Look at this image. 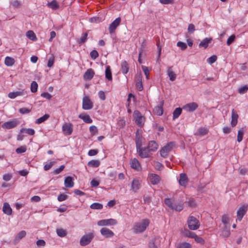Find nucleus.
Returning <instances> with one entry per match:
<instances>
[{"label": "nucleus", "mask_w": 248, "mask_h": 248, "mask_svg": "<svg viewBox=\"0 0 248 248\" xmlns=\"http://www.w3.org/2000/svg\"><path fill=\"white\" fill-rule=\"evenodd\" d=\"M150 221L148 219H142L141 221L136 223L133 227L134 232L136 233L143 232L149 226Z\"/></svg>", "instance_id": "f257e3e1"}, {"label": "nucleus", "mask_w": 248, "mask_h": 248, "mask_svg": "<svg viewBox=\"0 0 248 248\" xmlns=\"http://www.w3.org/2000/svg\"><path fill=\"white\" fill-rule=\"evenodd\" d=\"M133 118L135 124L139 127H142L144 125L145 118L143 116L140 111L136 110L133 112Z\"/></svg>", "instance_id": "f03ea898"}, {"label": "nucleus", "mask_w": 248, "mask_h": 248, "mask_svg": "<svg viewBox=\"0 0 248 248\" xmlns=\"http://www.w3.org/2000/svg\"><path fill=\"white\" fill-rule=\"evenodd\" d=\"M175 146V142H170L168 143L166 145H165L161 149L160 151V154L161 156L164 158H166L169 153Z\"/></svg>", "instance_id": "7ed1b4c3"}, {"label": "nucleus", "mask_w": 248, "mask_h": 248, "mask_svg": "<svg viewBox=\"0 0 248 248\" xmlns=\"http://www.w3.org/2000/svg\"><path fill=\"white\" fill-rule=\"evenodd\" d=\"M187 222L188 227L191 230H196L200 227V223L199 221L193 216H189Z\"/></svg>", "instance_id": "20e7f679"}, {"label": "nucleus", "mask_w": 248, "mask_h": 248, "mask_svg": "<svg viewBox=\"0 0 248 248\" xmlns=\"http://www.w3.org/2000/svg\"><path fill=\"white\" fill-rule=\"evenodd\" d=\"M137 153L139 156L142 158H149L151 156L152 154L150 153V151L147 147H140L139 149H137Z\"/></svg>", "instance_id": "39448f33"}, {"label": "nucleus", "mask_w": 248, "mask_h": 248, "mask_svg": "<svg viewBox=\"0 0 248 248\" xmlns=\"http://www.w3.org/2000/svg\"><path fill=\"white\" fill-rule=\"evenodd\" d=\"M93 237L94 234L92 232L84 235L81 237L80 240V245L82 246H85L88 245L91 242Z\"/></svg>", "instance_id": "423d86ee"}, {"label": "nucleus", "mask_w": 248, "mask_h": 248, "mask_svg": "<svg viewBox=\"0 0 248 248\" xmlns=\"http://www.w3.org/2000/svg\"><path fill=\"white\" fill-rule=\"evenodd\" d=\"M93 107V103L88 96H85L82 99V108L84 110H89Z\"/></svg>", "instance_id": "0eeeda50"}, {"label": "nucleus", "mask_w": 248, "mask_h": 248, "mask_svg": "<svg viewBox=\"0 0 248 248\" xmlns=\"http://www.w3.org/2000/svg\"><path fill=\"white\" fill-rule=\"evenodd\" d=\"M62 130L66 135H70L73 131V125L71 123H64L62 126Z\"/></svg>", "instance_id": "6e6552de"}, {"label": "nucleus", "mask_w": 248, "mask_h": 248, "mask_svg": "<svg viewBox=\"0 0 248 248\" xmlns=\"http://www.w3.org/2000/svg\"><path fill=\"white\" fill-rule=\"evenodd\" d=\"M117 221L112 218L108 219H102L100 220L97 222V224L99 226H109V225H116Z\"/></svg>", "instance_id": "1a4fd4ad"}, {"label": "nucleus", "mask_w": 248, "mask_h": 248, "mask_svg": "<svg viewBox=\"0 0 248 248\" xmlns=\"http://www.w3.org/2000/svg\"><path fill=\"white\" fill-rule=\"evenodd\" d=\"M121 19L120 17L117 18L110 25L108 28L109 32L110 34L114 33L117 27L120 25Z\"/></svg>", "instance_id": "9d476101"}, {"label": "nucleus", "mask_w": 248, "mask_h": 248, "mask_svg": "<svg viewBox=\"0 0 248 248\" xmlns=\"http://www.w3.org/2000/svg\"><path fill=\"white\" fill-rule=\"evenodd\" d=\"M248 210V205H243L241 206L237 212V217L238 220L241 221L243 217L244 216Z\"/></svg>", "instance_id": "9b49d317"}, {"label": "nucleus", "mask_w": 248, "mask_h": 248, "mask_svg": "<svg viewBox=\"0 0 248 248\" xmlns=\"http://www.w3.org/2000/svg\"><path fill=\"white\" fill-rule=\"evenodd\" d=\"M19 123L16 120H12L5 122L2 124V127L5 129H11L16 127Z\"/></svg>", "instance_id": "f8f14e48"}, {"label": "nucleus", "mask_w": 248, "mask_h": 248, "mask_svg": "<svg viewBox=\"0 0 248 248\" xmlns=\"http://www.w3.org/2000/svg\"><path fill=\"white\" fill-rule=\"evenodd\" d=\"M141 185V181L138 179H134L131 183V190L134 192L140 188Z\"/></svg>", "instance_id": "ddd939ff"}, {"label": "nucleus", "mask_w": 248, "mask_h": 248, "mask_svg": "<svg viewBox=\"0 0 248 248\" xmlns=\"http://www.w3.org/2000/svg\"><path fill=\"white\" fill-rule=\"evenodd\" d=\"M198 106L195 102L190 103L184 106L183 108L187 111H193L196 109Z\"/></svg>", "instance_id": "4468645a"}, {"label": "nucleus", "mask_w": 248, "mask_h": 248, "mask_svg": "<svg viewBox=\"0 0 248 248\" xmlns=\"http://www.w3.org/2000/svg\"><path fill=\"white\" fill-rule=\"evenodd\" d=\"M95 73L93 69L89 68L85 72L83 75V78L85 80H90L93 77Z\"/></svg>", "instance_id": "2eb2a0df"}, {"label": "nucleus", "mask_w": 248, "mask_h": 248, "mask_svg": "<svg viewBox=\"0 0 248 248\" xmlns=\"http://www.w3.org/2000/svg\"><path fill=\"white\" fill-rule=\"evenodd\" d=\"M150 181L152 185H157L160 183L161 177L157 174L152 173L149 176Z\"/></svg>", "instance_id": "dca6fc26"}, {"label": "nucleus", "mask_w": 248, "mask_h": 248, "mask_svg": "<svg viewBox=\"0 0 248 248\" xmlns=\"http://www.w3.org/2000/svg\"><path fill=\"white\" fill-rule=\"evenodd\" d=\"M100 232L102 235L106 238L112 237L114 235L112 231L107 228H102L100 230Z\"/></svg>", "instance_id": "f3484780"}, {"label": "nucleus", "mask_w": 248, "mask_h": 248, "mask_svg": "<svg viewBox=\"0 0 248 248\" xmlns=\"http://www.w3.org/2000/svg\"><path fill=\"white\" fill-rule=\"evenodd\" d=\"M184 202L183 201H175L173 202V205L172 210L180 212L183 209Z\"/></svg>", "instance_id": "a211bd4d"}, {"label": "nucleus", "mask_w": 248, "mask_h": 248, "mask_svg": "<svg viewBox=\"0 0 248 248\" xmlns=\"http://www.w3.org/2000/svg\"><path fill=\"white\" fill-rule=\"evenodd\" d=\"M238 114L235 112L234 109H232V116H231V124L232 127H234L237 124L238 122Z\"/></svg>", "instance_id": "6ab92c4d"}, {"label": "nucleus", "mask_w": 248, "mask_h": 248, "mask_svg": "<svg viewBox=\"0 0 248 248\" xmlns=\"http://www.w3.org/2000/svg\"><path fill=\"white\" fill-rule=\"evenodd\" d=\"M131 167L136 170H140L141 169L140 164L136 158H133L130 161Z\"/></svg>", "instance_id": "aec40b11"}, {"label": "nucleus", "mask_w": 248, "mask_h": 248, "mask_svg": "<svg viewBox=\"0 0 248 248\" xmlns=\"http://www.w3.org/2000/svg\"><path fill=\"white\" fill-rule=\"evenodd\" d=\"M147 148L150 152H155L158 148L157 143L154 140H151L149 142Z\"/></svg>", "instance_id": "412c9836"}, {"label": "nucleus", "mask_w": 248, "mask_h": 248, "mask_svg": "<svg viewBox=\"0 0 248 248\" xmlns=\"http://www.w3.org/2000/svg\"><path fill=\"white\" fill-rule=\"evenodd\" d=\"M188 182V179L185 173H181L180 174V179L179 180V183L180 185L186 186Z\"/></svg>", "instance_id": "4be33fe9"}, {"label": "nucleus", "mask_w": 248, "mask_h": 248, "mask_svg": "<svg viewBox=\"0 0 248 248\" xmlns=\"http://www.w3.org/2000/svg\"><path fill=\"white\" fill-rule=\"evenodd\" d=\"M24 94V90H22L19 91L10 92L8 93V97L11 99H14L18 96L23 95Z\"/></svg>", "instance_id": "5701e85b"}, {"label": "nucleus", "mask_w": 248, "mask_h": 248, "mask_svg": "<svg viewBox=\"0 0 248 248\" xmlns=\"http://www.w3.org/2000/svg\"><path fill=\"white\" fill-rule=\"evenodd\" d=\"M211 38H205L201 42L199 45V46L200 47H204V48H206L208 46L209 44L211 42Z\"/></svg>", "instance_id": "b1692460"}, {"label": "nucleus", "mask_w": 248, "mask_h": 248, "mask_svg": "<svg viewBox=\"0 0 248 248\" xmlns=\"http://www.w3.org/2000/svg\"><path fill=\"white\" fill-rule=\"evenodd\" d=\"M64 185L66 187H72L74 185L72 177L71 176L67 177L64 180Z\"/></svg>", "instance_id": "393cba45"}, {"label": "nucleus", "mask_w": 248, "mask_h": 248, "mask_svg": "<svg viewBox=\"0 0 248 248\" xmlns=\"http://www.w3.org/2000/svg\"><path fill=\"white\" fill-rule=\"evenodd\" d=\"M172 66L169 67L167 70V74L170 78V79L173 81H174L176 78V75L173 72L172 70Z\"/></svg>", "instance_id": "a878e982"}, {"label": "nucleus", "mask_w": 248, "mask_h": 248, "mask_svg": "<svg viewBox=\"0 0 248 248\" xmlns=\"http://www.w3.org/2000/svg\"><path fill=\"white\" fill-rule=\"evenodd\" d=\"M3 212L7 215H10L12 214V208L8 203L5 202L3 204Z\"/></svg>", "instance_id": "bb28decb"}, {"label": "nucleus", "mask_w": 248, "mask_h": 248, "mask_svg": "<svg viewBox=\"0 0 248 248\" xmlns=\"http://www.w3.org/2000/svg\"><path fill=\"white\" fill-rule=\"evenodd\" d=\"M136 78H137L138 82L136 83V87L137 89L141 91L143 89L142 83V77L141 75L137 76Z\"/></svg>", "instance_id": "cd10ccee"}, {"label": "nucleus", "mask_w": 248, "mask_h": 248, "mask_svg": "<svg viewBox=\"0 0 248 248\" xmlns=\"http://www.w3.org/2000/svg\"><path fill=\"white\" fill-rule=\"evenodd\" d=\"M221 235L224 237H228L230 235V226H224V229L222 231Z\"/></svg>", "instance_id": "c85d7f7f"}, {"label": "nucleus", "mask_w": 248, "mask_h": 248, "mask_svg": "<svg viewBox=\"0 0 248 248\" xmlns=\"http://www.w3.org/2000/svg\"><path fill=\"white\" fill-rule=\"evenodd\" d=\"M153 112L154 114H155L157 115H158V116L162 115L163 113V109L162 106H155L153 109Z\"/></svg>", "instance_id": "c756f323"}, {"label": "nucleus", "mask_w": 248, "mask_h": 248, "mask_svg": "<svg viewBox=\"0 0 248 248\" xmlns=\"http://www.w3.org/2000/svg\"><path fill=\"white\" fill-rule=\"evenodd\" d=\"M78 117L83 120V121L86 123L91 124L93 122L92 119L88 115L80 114Z\"/></svg>", "instance_id": "7c9ffc66"}, {"label": "nucleus", "mask_w": 248, "mask_h": 248, "mask_svg": "<svg viewBox=\"0 0 248 248\" xmlns=\"http://www.w3.org/2000/svg\"><path fill=\"white\" fill-rule=\"evenodd\" d=\"M129 70L128 64L126 61H124L121 63V71L122 72L125 74Z\"/></svg>", "instance_id": "2f4dec72"}, {"label": "nucleus", "mask_w": 248, "mask_h": 248, "mask_svg": "<svg viewBox=\"0 0 248 248\" xmlns=\"http://www.w3.org/2000/svg\"><path fill=\"white\" fill-rule=\"evenodd\" d=\"M15 62L14 59L9 56L6 57L4 61V63L7 66H12Z\"/></svg>", "instance_id": "473e14b6"}, {"label": "nucleus", "mask_w": 248, "mask_h": 248, "mask_svg": "<svg viewBox=\"0 0 248 248\" xmlns=\"http://www.w3.org/2000/svg\"><path fill=\"white\" fill-rule=\"evenodd\" d=\"M105 77L109 81H111L112 79L110 67L108 65L106 66L105 70Z\"/></svg>", "instance_id": "72a5a7b5"}, {"label": "nucleus", "mask_w": 248, "mask_h": 248, "mask_svg": "<svg viewBox=\"0 0 248 248\" xmlns=\"http://www.w3.org/2000/svg\"><path fill=\"white\" fill-rule=\"evenodd\" d=\"M47 5L53 10H56L59 8V5L56 0H53L51 2H48Z\"/></svg>", "instance_id": "f704fd0d"}, {"label": "nucleus", "mask_w": 248, "mask_h": 248, "mask_svg": "<svg viewBox=\"0 0 248 248\" xmlns=\"http://www.w3.org/2000/svg\"><path fill=\"white\" fill-rule=\"evenodd\" d=\"M26 36L28 38L32 41L37 40L36 35L32 31H28L26 32Z\"/></svg>", "instance_id": "c9c22d12"}, {"label": "nucleus", "mask_w": 248, "mask_h": 248, "mask_svg": "<svg viewBox=\"0 0 248 248\" xmlns=\"http://www.w3.org/2000/svg\"><path fill=\"white\" fill-rule=\"evenodd\" d=\"M136 149H138L142 145V137L140 135H136Z\"/></svg>", "instance_id": "e433bc0d"}, {"label": "nucleus", "mask_w": 248, "mask_h": 248, "mask_svg": "<svg viewBox=\"0 0 248 248\" xmlns=\"http://www.w3.org/2000/svg\"><path fill=\"white\" fill-rule=\"evenodd\" d=\"M21 133H25L29 135H33L35 133V131L32 128H23L20 130Z\"/></svg>", "instance_id": "4c0bfd02"}, {"label": "nucleus", "mask_w": 248, "mask_h": 248, "mask_svg": "<svg viewBox=\"0 0 248 248\" xmlns=\"http://www.w3.org/2000/svg\"><path fill=\"white\" fill-rule=\"evenodd\" d=\"M89 167L97 168L100 165V162L97 160H92L88 163Z\"/></svg>", "instance_id": "58836bf2"}, {"label": "nucleus", "mask_w": 248, "mask_h": 248, "mask_svg": "<svg viewBox=\"0 0 248 248\" xmlns=\"http://www.w3.org/2000/svg\"><path fill=\"white\" fill-rule=\"evenodd\" d=\"M244 134V129L243 128L240 129L238 131L237 139V140L238 142H240L242 140Z\"/></svg>", "instance_id": "ea45409f"}, {"label": "nucleus", "mask_w": 248, "mask_h": 248, "mask_svg": "<svg viewBox=\"0 0 248 248\" xmlns=\"http://www.w3.org/2000/svg\"><path fill=\"white\" fill-rule=\"evenodd\" d=\"M49 117V115L48 114H45L42 117L36 119L35 121V123L37 124H41L48 119Z\"/></svg>", "instance_id": "a19ab883"}, {"label": "nucleus", "mask_w": 248, "mask_h": 248, "mask_svg": "<svg viewBox=\"0 0 248 248\" xmlns=\"http://www.w3.org/2000/svg\"><path fill=\"white\" fill-rule=\"evenodd\" d=\"M176 248H191V245L186 242L180 243L176 245Z\"/></svg>", "instance_id": "79ce46f5"}, {"label": "nucleus", "mask_w": 248, "mask_h": 248, "mask_svg": "<svg viewBox=\"0 0 248 248\" xmlns=\"http://www.w3.org/2000/svg\"><path fill=\"white\" fill-rule=\"evenodd\" d=\"M88 32H86L82 34V36L78 41L79 44H82L84 43L87 40Z\"/></svg>", "instance_id": "37998d69"}, {"label": "nucleus", "mask_w": 248, "mask_h": 248, "mask_svg": "<svg viewBox=\"0 0 248 248\" xmlns=\"http://www.w3.org/2000/svg\"><path fill=\"white\" fill-rule=\"evenodd\" d=\"M182 109L180 108H176L173 112V119L177 118L181 114Z\"/></svg>", "instance_id": "c03bdc74"}, {"label": "nucleus", "mask_w": 248, "mask_h": 248, "mask_svg": "<svg viewBox=\"0 0 248 248\" xmlns=\"http://www.w3.org/2000/svg\"><path fill=\"white\" fill-rule=\"evenodd\" d=\"M26 235V232L25 231H21L16 236L15 240L19 241L22 238L24 237Z\"/></svg>", "instance_id": "a18cd8bd"}, {"label": "nucleus", "mask_w": 248, "mask_h": 248, "mask_svg": "<svg viewBox=\"0 0 248 248\" xmlns=\"http://www.w3.org/2000/svg\"><path fill=\"white\" fill-rule=\"evenodd\" d=\"M208 130L204 127L200 128L198 130L197 135L203 136L208 134Z\"/></svg>", "instance_id": "49530a36"}, {"label": "nucleus", "mask_w": 248, "mask_h": 248, "mask_svg": "<svg viewBox=\"0 0 248 248\" xmlns=\"http://www.w3.org/2000/svg\"><path fill=\"white\" fill-rule=\"evenodd\" d=\"M186 204L189 207L193 208L196 206V202L193 198H190L186 202Z\"/></svg>", "instance_id": "de8ad7c7"}, {"label": "nucleus", "mask_w": 248, "mask_h": 248, "mask_svg": "<svg viewBox=\"0 0 248 248\" xmlns=\"http://www.w3.org/2000/svg\"><path fill=\"white\" fill-rule=\"evenodd\" d=\"M90 208L93 209H101L103 208V205L99 203L95 202L90 205Z\"/></svg>", "instance_id": "09e8293b"}, {"label": "nucleus", "mask_w": 248, "mask_h": 248, "mask_svg": "<svg viewBox=\"0 0 248 248\" xmlns=\"http://www.w3.org/2000/svg\"><path fill=\"white\" fill-rule=\"evenodd\" d=\"M156 46H157V49H158V54H157V62H159L160 61V55H161V50H162L161 46H160V45H159V41H158L157 42Z\"/></svg>", "instance_id": "8fccbe9b"}, {"label": "nucleus", "mask_w": 248, "mask_h": 248, "mask_svg": "<svg viewBox=\"0 0 248 248\" xmlns=\"http://www.w3.org/2000/svg\"><path fill=\"white\" fill-rule=\"evenodd\" d=\"M91 134L93 135H96L98 134V131L97 127L94 125H92L89 128Z\"/></svg>", "instance_id": "3c124183"}, {"label": "nucleus", "mask_w": 248, "mask_h": 248, "mask_svg": "<svg viewBox=\"0 0 248 248\" xmlns=\"http://www.w3.org/2000/svg\"><path fill=\"white\" fill-rule=\"evenodd\" d=\"M56 232L57 234L60 237H64L67 234L66 231L62 229H57Z\"/></svg>", "instance_id": "603ef678"}, {"label": "nucleus", "mask_w": 248, "mask_h": 248, "mask_svg": "<svg viewBox=\"0 0 248 248\" xmlns=\"http://www.w3.org/2000/svg\"><path fill=\"white\" fill-rule=\"evenodd\" d=\"M165 204L167 205L169 208L172 210L173 203L172 202L170 199L166 198L164 200Z\"/></svg>", "instance_id": "864d4df0"}, {"label": "nucleus", "mask_w": 248, "mask_h": 248, "mask_svg": "<svg viewBox=\"0 0 248 248\" xmlns=\"http://www.w3.org/2000/svg\"><path fill=\"white\" fill-rule=\"evenodd\" d=\"M38 88V84L36 82L32 81L31 83V90L32 93H35L37 92Z\"/></svg>", "instance_id": "5fc2aeb1"}, {"label": "nucleus", "mask_w": 248, "mask_h": 248, "mask_svg": "<svg viewBox=\"0 0 248 248\" xmlns=\"http://www.w3.org/2000/svg\"><path fill=\"white\" fill-rule=\"evenodd\" d=\"M11 5L14 7L17 8H19L21 6L22 3L18 0H14L11 2Z\"/></svg>", "instance_id": "6e6d98bb"}, {"label": "nucleus", "mask_w": 248, "mask_h": 248, "mask_svg": "<svg viewBox=\"0 0 248 248\" xmlns=\"http://www.w3.org/2000/svg\"><path fill=\"white\" fill-rule=\"evenodd\" d=\"M222 222L224 224V226L230 225L229 219L227 215H223L222 217Z\"/></svg>", "instance_id": "4d7b16f0"}, {"label": "nucleus", "mask_w": 248, "mask_h": 248, "mask_svg": "<svg viewBox=\"0 0 248 248\" xmlns=\"http://www.w3.org/2000/svg\"><path fill=\"white\" fill-rule=\"evenodd\" d=\"M27 150L26 146H22L16 149V153L17 154H21L25 153Z\"/></svg>", "instance_id": "13d9d810"}, {"label": "nucleus", "mask_w": 248, "mask_h": 248, "mask_svg": "<svg viewBox=\"0 0 248 248\" xmlns=\"http://www.w3.org/2000/svg\"><path fill=\"white\" fill-rule=\"evenodd\" d=\"M31 111V109H29L26 108H20L19 109V112L22 114H25L29 113Z\"/></svg>", "instance_id": "bf43d9fd"}, {"label": "nucleus", "mask_w": 248, "mask_h": 248, "mask_svg": "<svg viewBox=\"0 0 248 248\" xmlns=\"http://www.w3.org/2000/svg\"><path fill=\"white\" fill-rule=\"evenodd\" d=\"M142 69L146 76V78L147 79H149V70L148 68L145 66L142 65L141 66Z\"/></svg>", "instance_id": "052dcab7"}, {"label": "nucleus", "mask_w": 248, "mask_h": 248, "mask_svg": "<svg viewBox=\"0 0 248 248\" xmlns=\"http://www.w3.org/2000/svg\"><path fill=\"white\" fill-rule=\"evenodd\" d=\"M98 56L99 54L96 50H93L90 52V56L93 60H95Z\"/></svg>", "instance_id": "680f3d73"}, {"label": "nucleus", "mask_w": 248, "mask_h": 248, "mask_svg": "<svg viewBox=\"0 0 248 248\" xmlns=\"http://www.w3.org/2000/svg\"><path fill=\"white\" fill-rule=\"evenodd\" d=\"M177 46L180 47L182 50H184L187 48L186 44L181 41L177 42Z\"/></svg>", "instance_id": "e2e57ef3"}, {"label": "nucleus", "mask_w": 248, "mask_h": 248, "mask_svg": "<svg viewBox=\"0 0 248 248\" xmlns=\"http://www.w3.org/2000/svg\"><path fill=\"white\" fill-rule=\"evenodd\" d=\"M248 90V86L247 85H245L239 88L238 90L239 93L240 94H243L247 92Z\"/></svg>", "instance_id": "0e129e2a"}, {"label": "nucleus", "mask_w": 248, "mask_h": 248, "mask_svg": "<svg viewBox=\"0 0 248 248\" xmlns=\"http://www.w3.org/2000/svg\"><path fill=\"white\" fill-rule=\"evenodd\" d=\"M217 57L216 55H213L207 59V62L210 64H212L217 61Z\"/></svg>", "instance_id": "69168bd1"}, {"label": "nucleus", "mask_w": 248, "mask_h": 248, "mask_svg": "<svg viewBox=\"0 0 248 248\" xmlns=\"http://www.w3.org/2000/svg\"><path fill=\"white\" fill-rule=\"evenodd\" d=\"M68 198V196L64 194H61L58 196V200L59 202H62Z\"/></svg>", "instance_id": "338daca9"}, {"label": "nucleus", "mask_w": 248, "mask_h": 248, "mask_svg": "<svg viewBox=\"0 0 248 248\" xmlns=\"http://www.w3.org/2000/svg\"><path fill=\"white\" fill-rule=\"evenodd\" d=\"M55 164V162L54 161H51L48 163H46L44 166V170H48L52 167V166Z\"/></svg>", "instance_id": "774afa93"}]
</instances>
